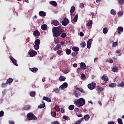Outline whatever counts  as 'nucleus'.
Returning <instances> with one entry per match:
<instances>
[{"label": "nucleus", "mask_w": 124, "mask_h": 124, "mask_svg": "<svg viewBox=\"0 0 124 124\" xmlns=\"http://www.w3.org/2000/svg\"><path fill=\"white\" fill-rule=\"evenodd\" d=\"M72 50L74 51V52H78L79 50V48L78 46H73Z\"/></svg>", "instance_id": "obj_20"}, {"label": "nucleus", "mask_w": 124, "mask_h": 124, "mask_svg": "<svg viewBox=\"0 0 124 124\" xmlns=\"http://www.w3.org/2000/svg\"><path fill=\"white\" fill-rule=\"evenodd\" d=\"M8 84V83L7 82H6L5 83H2V85H1L2 88H5V87H6V86H7Z\"/></svg>", "instance_id": "obj_54"}, {"label": "nucleus", "mask_w": 124, "mask_h": 124, "mask_svg": "<svg viewBox=\"0 0 124 124\" xmlns=\"http://www.w3.org/2000/svg\"><path fill=\"white\" fill-rule=\"evenodd\" d=\"M75 113H78V112H79V108H75L74 109Z\"/></svg>", "instance_id": "obj_59"}, {"label": "nucleus", "mask_w": 124, "mask_h": 124, "mask_svg": "<svg viewBox=\"0 0 124 124\" xmlns=\"http://www.w3.org/2000/svg\"><path fill=\"white\" fill-rule=\"evenodd\" d=\"M70 71V68H65L64 70L62 71V72L64 73V74H67L68 72Z\"/></svg>", "instance_id": "obj_22"}, {"label": "nucleus", "mask_w": 124, "mask_h": 124, "mask_svg": "<svg viewBox=\"0 0 124 124\" xmlns=\"http://www.w3.org/2000/svg\"><path fill=\"white\" fill-rule=\"evenodd\" d=\"M56 53L58 55H62V48L60 50H57Z\"/></svg>", "instance_id": "obj_48"}, {"label": "nucleus", "mask_w": 124, "mask_h": 124, "mask_svg": "<svg viewBox=\"0 0 124 124\" xmlns=\"http://www.w3.org/2000/svg\"><path fill=\"white\" fill-rule=\"evenodd\" d=\"M119 2L121 5H123L124 3V0H119Z\"/></svg>", "instance_id": "obj_56"}, {"label": "nucleus", "mask_w": 124, "mask_h": 124, "mask_svg": "<svg viewBox=\"0 0 124 124\" xmlns=\"http://www.w3.org/2000/svg\"><path fill=\"white\" fill-rule=\"evenodd\" d=\"M69 110H71V111H72L74 109V105H70L68 107Z\"/></svg>", "instance_id": "obj_42"}, {"label": "nucleus", "mask_w": 124, "mask_h": 124, "mask_svg": "<svg viewBox=\"0 0 124 124\" xmlns=\"http://www.w3.org/2000/svg\"><path fill=\"white\" fill-rule=\"evenodd\" d=\"M118 17H122V16H123V15H124V13H123V11H119L118 13Z\"/></svg>", "instance_id": "obj_46"}, {"label": "nucleus", "mask_w": 124, "mask_h": 124, "mask_svg": "<svg viewBox=\"0 0 124 124\" xmlns=\"http://www.w3.org/2000/svg\"><path fill=\"white\" fill-rule=\"evenodd\" d=\"M119 70V68L117 66H114L112 68V71L113 72H117Z\"/></svg>", "instance_id": "obj_32"}, {"label": "nucleus", "mask_w": 124, "mask_h": 124, "mask_svg": "<svg viewBox=\"0 0 124 124\" xmlns=\"http://www.w3.org/2000/svg\"><path fill=\"white\" fill-rule=\"evenodd\" d=\"M51 24L54 26H59V25L60 24V22H59V21L57 20H53L51 21Z\"/></svg>", "instance_id": "obj_11"}, {"label": "nucleus", "mask_w": 124, "mask_h": 124, "mask_svg": "<svg viewBox=\"0 0 124 124\" xmlns=\"http://www.w3.org/2000/svg\"><path fill=\"white\" fill-rule=\"evenodd\" d=\"M62 48V46L60 44H57L56 46L54 47V51H58L60 50Z\"/></svg>", "instance_id": "obj_15"}, {"label": "nucleus", "mask_w": 124, "mask_h": 124, "mask_svg": "<svg viewBox=\"0 0 124 124\" xmlns=\"http://www.w3.org/2000/svg\"><path fill=\"white\" fill-rule=\"evenodd\" d=\"M77 55H78V52H76V51L73 52L71 54V56H72V57H76Z\"/></svg>", "instance_id": "obj_39"}, {"label": "nucleus", "mask_w": 124, "mask_h": 124, "mask_svg": "<svg viewBox=\"0 0 124 124\" xmlns=\"http://www.w3.org/2000/svg\"><path fill=\"white\" fill-rule=\"evenodd\" d=\"M26 116L28 121H32V120L37 121V117H36V116H35V115H34L31 112L27 113Z\"/></svg>", "instance_id": "obj_3"}, {"label": "nucleus", "mask_w": 124, "mask_h": 124, "mask_svg": "<svg viewBox=\"0 0 124 124\" xmlns=\"http://www.w3.org/2000/svg\"><path fill=\"white\" fill-rule=\"evenodd\" d=\"M10 124H15V123L14 122V121H10L9 122Z\"/></svg>", "instance_id": "obj_64"}, {"label": "nucleus", "mask_w": 124, "mask_h": 124, "mask_svg": "<svg viewBox=\"0 0 124 124\" xmlns=\"http://www.w3.org/2000/svg\"><path fill=\"white\" fill-rule=\"evenodd\" d=\"M81 124V122H79V120L76 121L75 123V124Z\"/></svg>", "instance_id": "obj_63"}, {"label": "nucleus", "mask_w": 124, "mask_h": 124, "mask_svg": "<svg viewBox=\"0 0 124 124\" xmlns=\"http://www.w3.org/2000/svg\"><path fill=\"white\" fill-rule=\"evenodd\" d=\"M34 48L35 50H38V49H39V45L35 44L34 46Z\"/></svg>", "instance_id": "obj_50"}, {"label": "nucleus", "mask_w": 124, "mask_h": 124, "mask_svg": "<svg viewBox=\"0 0 124 124\" xmlns=\"http://www.w3.org/2000/svg\"><path fill=\"white\" fill-rule=\"evenodd\" d=\"M103 33H104V34H106V33H107V32H108V29H107V28H104L103 29Z\"/></svg>", "instance_id": "obj_33"}, {"label": "nucleus", "mask_w": 124, "mask_h": 124, "mask_svg": "<svg viewBox=\"0 0 124 124\" xmlns=\"http://www.w3.org/2000/svg\"><path fill=\"white\" fill-rule=\"evenodd\" d=\"M53 124H60V123L58 121H54Z\"/></svg>", "instance_id": "obj_62"}, {"label": "nucleus", "mask_w": 124, "mask_h": 124, "mask_svg": "<svg viewBox=\"0 0 124 124\" xmlns=\"http://www.w3.org/2000/svg\"><path fill=\"white\" fill-rule=\"evenodd\" d=\"M109 87H110V88H115V87H116V86H117V84L115 83H110L108 85Z\"/></svg>", "instance_id": "obj_30"}, {"label": "nucleus", "mask_w": 124, "mask_h": 124, "mask_svg": "<svg viewBox=\"0 0 124 124\" xmlns=\"http://www.w3.org/2000/svg\"><path fill=\"white\" fill-rule=\"evenodd\" d=\"M67 55H70L71 54V50L69 49H67L65 50Z\"/></svg>", "instance_id": "obj_40"}, {"label": "nucleus", "mask_w": 124, "mask_h": 124, "mask_svg": "<svg viewBox=\"0 0 124 124\" xmlns=\"http://www.w3.org/2000/svg\"><path fill=\"white\" fill-rule=\"evenodd\" d=\"M50 4L53 5V6H57V2L56 1H51L49 2Z\"/></svg>", "instance_id": "obj_28"}, {"label": "nucleus", "mask_w": 124, "mask_h": 124, "mask_svg": "<svg viewBox=\"0 0 124 124\" xmlns=\"http://www.w3.org/2000/svg\"><path fill=\"white\" fill-rule=\"evenodd\" d=\"M29 54L30 55V57H34V56H36L37 55V52L35 51V50H32L29 51Z\"/></svg>", "instance_id": "obj_7"}, {"label": "nucleus", "mask_w": 124, "mask_h": 124, "mask_svg": "<svg viewBox=\"0 0 124 124\" xmlns=\"http://www.w3.org/2000/svg\"><path fill=\"white\" fill-rule=\"evenodd\" d=\"M119 87H124V82L123 81L120 84H119Z\"/></svg>", "instance_id": "obj_58"}, {"label": "nucleus", "mask_w": 124, "mask_h": 124, "mask_svg": "<svg viewBox=\"0 0 124 124\" xmlns=\"http://www.w3.org/2000/svg\"><path fill=\"white\" fill-rule=\"evenodd\" d=\"M76 89L77 90V91H79V92H80V93H85V91L82 88L77 87L76 88Z\"/></svg>", "instance_id": "obj_21"}, {"label": "nucleus", "mask_w": 124, "mask_h": 124, "mask_svg": "<svg viewBox=\"0 0 124 124\" xmlns=\"http://www.w3.org/2000/svg\"><path fill=\"white\" fill-rule=\"evenodd\" d=\"M41 29L43 31H46L48 29V26L46 24H43L41 26Z\"/></svg>", "instance_id": "obj_19"}, {"label": "nucleus", "mask_w": 124, "mask_h": 124, "mask_svg": "<svg viewBox=\"0 0 124 124\" xmlns=\"http://www.w3.org/2000/svg\"><path fill=\"white\" fill-rule=\"evenodd\" d=\"M74 22H77L78 21V15H76L73 19Z\"/></svg>", "instance_id": "obj_45"}, {"label": "nucleus", "mask_w": 124, "mask_h": 124, "mask_svg": "<svg viewBox=\"0 0 124 124\" xmlns=\"http://www.w3.org/2000/svg\"><path fill=\"white\" fill-rule=\"evenodd\" d=\"M2 93L3 95H4V94L6 93V90H4L3 91H2Z\"/></svg>", "instance_id": "obj_60"}, {"label": "nucleus", "mask_w": 124, "mask_h": 124, "mask_svg": "<svg viewBox=\"0 0 124 124\" xmlns=\"http://www.w3.org/2000/svg\"><path fill=\"white\" fill-rule=\"evenodd\" d=\"M55 109L57 112H59V111H61V109H60V107L59 106H55Z\"/></svg>", "instance_id": "obj_44"}, {"label": "nucleus", "mask_w": 124, "mask_h": 124, "mask_svg": "<svg viewBox=\"0 0 124 124\" xmlns=\"http://www.w3.org/2000/svg\"><path fill=\"white\" fill-rule=\"evenodd\" d=\"M84 119L86 122H88L90 120V115H85L84 116Z\"/></svg>", "instance_id": "obj_25"}, {"label": "nucleus", "mask_w": 124, "mask_h": 124, "mask_svg": "<svg viewBox=\"0 0 124 124\" xmlns=\"http://www.w3.org/2000/svg\"><path fill=\"white\" fill-rule=\"evenodd\" d=\"M93 25V20H90L88 23H87V26L88 27H91Z\"/></svg>", "instance_id": "obj_43"}, {"label": "nucleus", "mask_w": 124, "mask_h": 124, "mask_svg": "<svg viewBox=\"0 0 124 124\" xmlns=\"http://www.w3.org/2000/svg\"><path fill=\"white\" fill-rule=\"evenodd\" d=\"M7 82H8V84H10V83H12V82H13V79L12 78H9L7 80Z\"/></svg>", "instance_id": "obj_36"}, {"label": "nucleus", "mask_w": 124, "mask_h": 124, "mask_svg": "<svg viewBox=\"0 0 124 124\" xmlns=\"http://www.w3.org/2000/svg\"><path fill=\"white\" fill-rule=\"evenodd\" d=\"M101 79L103 80V81H105V82H108V81L109 80L108 77H107V75L106 74L102 76L101 77Z\"/></svg>", "instance_id": "obj_10"}, {"label": "nucleus", "mask_w": 124, "mask_h": 124, "mask_svg": "<svg viewBox=\"0 0 124 124\" xmlns=\"http://www.w3.org/2000/svg\"><path fill=\"white\" fill-rule=\"evenodd\" d=\"M30 96H31V97H34L35 96V92L32 91L30 92Z\"/></svg>", "instance_id": "obj_34"}, {"label": "nucleus", "mask_w": 124, "mask_h": 124, "mask_svg": "<svg viewBox=\"0 0 124 124\" xmlns=\"http://www.w3.org/2000/svg\"><path fill=\"white\" fill-rule=\"evenodd\" d=\"M74 11H75V7H74V6H72L71 7V9H70V13L71 14V16L72 15V14L73 13V12H74Z\"/></svg>", "instance_id": "obj_26"}, {"label": "nucleus", "mask_w": 124, "mask_h": 124, "mask_svg": "<svg viewBox=\"0 0 124 124\" xmlns=\"http://www.w3.org/2000/svg\"><path fill=\"white\" fill-rule=\"evenodd\" d=\"M68 86V84H67V82H64L62 84V85L60 86V88L62 90H64V89L67 88Z\"/></svg>", "instance_id": "obj_9"}, {"label": "nucleus", "mask_w": 124, "mask_h": 124, "mask_svg": "<svg viewBox=\"0 0 124 124\" xmlns=\"http://www.w3.org/2000/svg\"><path fill=\"white\" fill-rule=\"evenodd\" d=\"M119 42H113L112 43V47H117V46H118V44Z\"/></svg>", "instance_id": "obj_37"}, {"label": "nucleus", "mask_w": 124, "mask_h": 124, "mask_svg": "<svg viewBox=\"0 0 124 124\" xmlns=\"http://www.w3.org/2000/svg\"><path fill=\"white\" fill-rule=\"evenodd\" d=\"M80 66H81V69H83V70L86 69V63H85L84 62H81L80 63Z\"/></svg>", "instance_id": "obj_18"}, {"label": "nucleus", "mask_w": 124, "mask_h": 124, "mask_svg": "<svg viewBox=\"0 0 124 124\" xmlns=\"http://www.w3.org/2000/svg\"><path fill=\"white\" fill-rule=\"evenodd\" d=\"M54 92L56 93H60V89H59L58 88H56L54 90Z\"/></svg>", "instance_id": "obj_49"}, {"label": "nucleus", "mask_w": 124, "mask_h": 124, "mask_svg": "<svg viewBox=\"0 0 124 124\" xmlns=\"http://www.w3.org/2000/svg\"><path fill=\"white\" fill-rule=\"evenodd\" d=\"M37 68H30V70L33 73H36Z\"/></svg>", "instance_id": "obj_27"}, {"label": "nucleus", "mask_w": 124, "mask_h": 124, "mask_svg": "<svg viewBox=\"0 0 124 124\" xmlns=\"http://www.w3.org/2000/svg\"><path fill=\"white\" fill-rule=\"evenodd\" d=\"M93 39H90L88 40V41L87 42V47L88 49H90L91 47H92V43L93 42Z\"/></svg>", "instance_id": "obj_8"}, {"label": "nucleus", "mask_w": 124, "mask_h": 124, "mask_svg": "<svg viewBox=\"0 0 124 124\" xmlns=\"http://www.w3.org/2000/svg\"><path fill=\"white\" fill-rule=\"evenodd\" d=\"M117 122L119 124H123V120H122V119L121 118H118L117 119Z\"/></svg>", "instance_id": "obj_47"}, {"label": "nucleus", "mask_w": 124, "mask_h": 124, "mask_svg": "<svg viewBox=\"0 0 124 124\" xmlns=\"http://www.w3.org/2000/svg\"><path fill=\"white\" fill-rule=\"evenodd\" d=\"M65 79H66V78H65L63 76H61L59 78V80L60 82H62V81H65Z\"/></svg>", "instance_id": "obj_17"}, {"label": "nucleus", "mask_w": 124, "mask_h": 124, "mask_svg": "<svg viewBox=\"0 0 124 124\" xmlns=\"http://www.w3.org/2000/svg\"><path fill=\"white\" fill-rule=\"evenodd\" d=\"M9 58L11 60V61L13 63L15 64L16 66H18V63L17 62V60L16 59H15L12 56H9Z\"/></svg>", "instance_id": "obj_6"}, {"label": "nucleus", "mask_w": 124, "mask_h": 124, "mask_svg": "<svg viewBox=\"0 0 124 124\" xmlns=\"http://www.w3.org/2000/svg\"><path fill=\"white\" fill-rule=\"evenodd\" d=\"M39 15L41 16V17H44L46 16V13H45V12L44 11H40L39 12Z\"/></svg>", "instance_id": "obj_16"}, {"label": "nucleus", "mask_w": 124, "mask_h": 124, "mask_svg": "<svg viewBox=\"0 0 124 124\" xmlns=\"http://www.w3.org/2000/svg\"><path fill=\"white\" fill-rule=\"evenodd\" d=\"M74 93L76 97H79V94H78V92H77V91H74Z\"/></svg>", "instance_id": "obj_51"}, {"label": "nucleus", "mask_w": 124, "mask_h": 124, "mask_svg": "<svg viewBox=\"0 0 124 124\" xmlns=\"http://www.w3.org/2000/svg\"><path fill=\"white\" fill-rule=\"evenodd\" d=\"M4 115V112H3V110H1L0 111V118H1V117H3Z\"/></svg>", "instance_id": "obj_53"}, {"label": "nucleus", "mask_w": 124, "mask_h": 124, "mask_svg": "<svg viewBox=\"0 0 124 124\" xmlns=\"http://www.w3.org/2000/svg\"><path fill=\"white\" fill-rule=\"evenodd\" d=\"M62 32H63V29L62 26L54 27L52 29L53 36L54 37H59Z\"/></svg>", "instance_id": "obj_1"}, {"label": "nucleus", "mask_w": 124, "mask_h": 124, "mask_svg": "<svg viewBox=\"0 0 124 124\" xmlns=\"http://www.w3.org/2000/svg\"><path fill=\"white\" fill-rule=\"evenodd\" d=\"M81 77L82 80H85V79H86V75H85V74H81Z\"/></svg>", "instance_id": "obj_55"}, {"label": "nucleus", "mask_w": 124, "mask_h": 124, "mask_svg": "<svg viewBox=\"0 0 124 124\" xmlns=\"http://www.w3.org/2000/svg\"><path fill=\"white\" fill-rule=\"evenodd\" d=\"M95 86H96V83L95 82H92V83H89L87 87L89 90H94L95 89Z\"/></svg>", "instance_id": "obj_4"}, {"label": "nucleus", "mask_w": 124, "mask_h": 124, "mask_svg": "<svg viewBox=\"0 0 124 124\" xmlns=\"http://www.w3.org/2000/svg\"><path fill=\"white\" fill-rule=\"evenodd\" d=\"M62 26H67L69 24V20L67 18H65L62 21Z\"/></svg>", "instance_id": "obj_5"}, {"label": "nucleus", "mask_w": 124, "mask_h": 124, "mask_svg": "<svg viewBox=\"0 0 124 124\" xmlns=\"http://www.w3.org/2000/svg\"><path fill=\"white\" fill-rule=\"evenodd\" d=\"M74 103L78 107H82L86 104V100L83 98H80L78 100H75Z\"/></svg>", "instance_id": "obj_2"}, {"label": "nucleus", "mask_w": 124, "mask_h": 124, "mask_svg": "<svg viewBox=\"0 0 124 124\" xmlns=\"http://www.w3.org/2000/svg\"><path fill=\"white\" fill-rule=\"evenodd\" d=\"M43 99L46 100V101H47V102H51V99L48 98V97H43Z\"/></svg>", "instance_id": "obj_24"}, {"label": "nucleus", "mask_w": 124, "mask_h": 124, "mask_svg": "<svg viewBox=\"0 0 124 124\" xmlns=\"http://www.w3.org/2000/svg\"><path fill=\"white\" fill-rule=\"evenodd\" d=\"M33 35H34V36H35V37L36 36H39V35H40V32L37 30H35V31H34Z\"/></svg>", "instance_id": "obj_12"}, {"label": "nucleus", "mask_w": 124, "mask_h": 124, "mask_svg": "<svg viewBox=\"0 0 124 124\" xmlns=\"http://www.w3.org/2000/svg\"><path fill=\"white\" fill-rule=\"evenodd\" d=\"M61 37H62V38H65L66 36V33L65 32H62V33H61Z\"/></svg>", "instance_id": "obj_35"}, {"label": "nucleus", "mask_w": 124, "mask_h": 124, "mask_svg": "<svg viewBox=\"0 0 124 124\" xmlns=\"http://www.w3.org/2000/svg\"><path fill=\"white\" fill-rule=\"evenodd\" d=\"M51 115L52 117H56V116H57V113L54 111H52L51 112Z\"/></svg>", "instance_id": "obj_52"}, {"label": "nucleus", "mask_w": 124, "mask_h": 124, "mask_svg": "<svg viewBox=\"0 0 124 124\" xmlns=\"http://www.w3.org/2000/svg\"><path fill=\"white\" fill-rule=\"evenodd\" d=\"M35 44L37 45H40V40L39 39H37L36 40H35L34 42Z\"/></svg>", "instance_id": "obj_31"}, {"label": "nucleus", "mask_w": 124, "mask_h": 124, "mask_svg": "<svg viewBox=\"0 0 124 124\" xmlns=\"http://www.w3.org/2000/svg\"><path fill=\"white\" fill-rule=\"evenodd\" d=\"M46 106L45 105V103H43V104H40L39 106H38V108L40 109H42L45 108Z\"/></svg>", "instance_id": "obj_23"}, {"label": "nucleus", "mask_w": 124, "mask_h": 124, "mask_svg": "<svg viewBox=\"0 0 124 124\" xmlns=\"http://www.w3.org/2000/svg\"><path fill=\"white\" fill-rule=\"evenodd\" d=\"M119 34H121L124 31V28L123 27H119L117 29Z\"/></svg>", "instance_id": "obj_14"}, {"label": "nucleus", "mask_w": 124, "mask_h": 124, "mask_svg": "<svg viewBox=\"0 0 124 124\" xmlns=\"http://www.w3.org/2000/svg\"><path fill=\"white\" fill-rule=\"evenodd\" d=\"M24 110H30L31 109V106L26 105L23 108Z\"/></svg>", "instance_id": "obj_29"}, {"label": "nucleus", "mask_w": 124, "mask_h": 124, "mask_svg": "<svg viewBox=\"0 0 124 124\" xmlns=\"http://www.w3.org/2000/svg\"><path fill=\"white\" fill-rule=\"evenodd\" d=\"M103 87L97 86L96 87V91H97V92L98 93H100L102 91H103Z\"/></svg>", "instance_id": "obj_13"}, {"label": "nucleus", "mask_w": 124, "mask_h": 124, "mask_svg": "<svg viewBox=\"0 0 124 124\" xmlns=\"http://www.w3.org/2000/svg\"><path fill=\"white\" fill-rule=\"evenodd\" d=\"M79 35L80 36H81V37L84 36V33H83V32H79Z\"/></svg>", "instance_id": "obj_61"}, {"label": "nucleus", "mask_w": 124, "mask_h": 124, "mask_svg": "<svg viewBox=\"0 0 124 124\" xmlns=\"http://www.w3.org/2000/svg\"><path fill=\"white\" fill-rule=\"evenodd\" d=\"M80 46H81L82 48H85V47H86V43L85 42H82L80 43Z\"/></svg>", "instance_id": "obj_38"}, {"label": "nucleus", "mask_w": 124, "mask_h": 124, "mask_svg": "<svg viewBox=\"0 0 124 124\" xmlns=\"http://www.w3.org/2000/svg\"><path fill=\"white\" fill-rule=\"evenodd\" d=\"M110 14L112 15H116V11L114 9H111L110 11Z\"/></svg>", "instance_id": "obj_41"}, {"label": "nucleus", "mask_w": 124, "mask_h": 124, "mask_svg": "<svg viewBox=\"0 0 124 124\" xmlns=\"http://www.w3.org/2000/svg\"><path fill=\"white\" fill-rule=\"evenodd\" d=\"M79 6L81 8H84V6H85V5H84V3H81L79 4Z\"/></svg>", "instance_id": "obj_57"}]
</instances>
